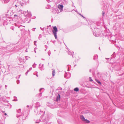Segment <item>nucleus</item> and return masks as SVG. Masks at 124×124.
Instances as JSON below:
<instances>
[{"label":"nucleus","mask_w":124,"mask_h":124,"mask_svg":"<svg viewBox=\"0 0 124 124\" xmlns=\"http://www.w3.org/2000/svg\"><path fill=\"white\" fill-rule=\"evenodd\" d=\"M39 114L36 115L37 116H39L40 115H41V116L40 119L41 121L43 122L47 121L49 118V114L47 113H45V111L42 110L41 111L40 110V112L38 113Z\"/></svg>","instance_id":"1"},{"label":"nucleus","mask_w":124,"mask_h":124,"mask_svg":"<svg viewBox=\"0 0 124 124\" xmlns=\"http://www.w3.org/2000/svg\"><path fill=\"white\" fill-rule=\"evenodd\" d=\"M35 108L34 109V112L36 115L39 114L38 113L40 112V110L42 111V108L43 107L40 106V103L37 102L35 103Z\"/></svg>","instance_id":"2"},{"label":"nucleus","mask_w":124,"mask_h":124,"mask_svg":"<svg viewBox=\"0 0 124 124\" xmlns=\"http://www.w3.org/2000/svg\"><path fill=\"white\" fill-rule=\"evenodd\" d=\"M94 29L95 31H94L93 33L94 35L96 37L100 36L101 34L100 29L97 28H94Z\"/></svg>","instance_id":"3"},{"label":"nucleus","mask_w":124,"mask_h":124,"mask_svg":"<svg viewBox=\"0 0 124 124\" xmlns=\"http://www.w3.org/2000/svg\"><path fill=\"white\" fill-rule=\"evenodd\" d=\"M16 12L19 15L22 14H23L24 15H25V13H26V11H23L20 8L17 9Z\"/></svg>","instance_id":"4"},{"label":"nucleus","mask_w":124,"mask_h":124,"mask_svg":"<svg viewBox=\"0 0 124 124\" xmlns=\"http://www.w3.org/2000/svg\"><path fill=\"white\" fill-rule=\"evenodd\" d=\"M58 31V30L56 26H55L53 27V29L52 31L54 35V36L55 38L56 39L57 38V32Z\"/></svg>","instance_id":"5"},{"label":"nucleus","mask_w":124,"mask_h":124,"mask_svg":"<svg viewBox=\"0 0 124 124\" xmlns=\"http://www.w3.org/2000/svg\"><path fill=\"white\" fill-rule=\"evenodd\" d=\"M26 13H25V15H24L25 16H27L29 18L31 17V12L28 11L26 12Z\"/></svg>","instance_id":"6"},{"label":"nucleus","mask_w":124,"mask_h":124,"mask_svg":"<svg viewBox=\"0 0 124 124\" xmlns=\"http://www.w3.org/2000/svg\"><path fill=\"white\" fill-rule=\"evenodd\" d=\"M71 76V74L69 73H65L64 75V77L67 78H69Z\"/></svg>","instance_id":"7"},{"label":"nucleus","mask_w":124,"mask_h":124,"mask_svg":"<svg viewBox=\"0 0 124 124\" xmlns=\"http://www.w3.org/2000/svg\"><path fill=\"white\" fill-rule=\"evenodd\" d=\"M58 7L59 9L60 10V12H59V13H60L63 11V6L62 5L60 4L58 5Z\"/></svg>","instance_id":"8"},{"label":"nucleus","mask_w":124,"mask_h":124,"mask_svg":"<svg viewBox=\"0 0 124 124\" xmlns=\"http://www.w3.org/2000/svg\"><path fill=\"white\" fill-rule=\"evenodd\" d=\"M51 11L54 14H58L59 13V12H57L56 9L54 8H53L51 10Z\"/></svg>","instance_id":"9"},{"label":"nucleus","mask_w":124,"mask_h":124,"mask_svg":"<svg viewBox=\"0 0 124 124\" xmlns=\"http://www.w3.org/2000/svg\"><path fill=\"white\" fill-rule=\"evenodd\" d=\"M39 69L41 71L44 70V65L43 64L41 65V64L40 63L39 64Z\"/></svg>","instance_id":"10"},{"label":"nucleus","mask_w":124,"mask_h":124,"mask_svg":"<svg viewBox=\"0 0 124 124\" xmlns=\"http://www.w3.org/2000/svg\"><path fill=\"white\" fill-rule=\"evenodd\" d=\"M60 96L59 94H58V95L56 96V99L55 100L56 101L58 102L60 101Z\"/></svg>","instance_id":"11"},{"label":"nucleus","mask_w":124,"mask_h":124,"mask_svg":"<svg viewBox=\"0 0 124 124\" xmlns=\"http://www.w3.org/2000/svg\"><path fill=\"white\" fill-rule=\"evenodd\" d=\"M68 54L70 55H71L73 57H74L73 54L74 52L73 51H71L70 50L68 49Z\"/></svg>","instance_id":"12"},{"label":"nucleus","mask_w":124,"mask_h":124,"mask_svg":"<svg viewBox=\"0 0 124 124\" xmlns=\"http://www.w3.org/2000/svg\"><path fill=\"white\" fill-rule=\"evenodd\" d=\"M19 61L21 63H23L24 62V60L23 58L19 57Z\"/></svg>","instance_id":"13"},{"label":"nucleus","mask_w":124,"mask_h":124,"mask_svg":"<svg viewBox=\"0 0 124 124\" xmlns=\"http://www.w3.org/2000/svg\"><path fill=\"white\" fill-rule=\"evenodd\" d=\"M116 56V54L114 52L113 54L111 55V59L115 58Z\"/></svg>","instance_id":"14"},{"label":"nucleus","mask_w":124,"mask_h":124,"mask_svg":"<svg viewBox=\"0 0 124 124\" xmlns=\"http://www.w3.org/2000/svg\"><path fill=\"white\" fill-rule=\"evenodd\" d=\"M22 115L21 112L17 113L16 114V116L17 117H19L20 116H21Z\"/></svg>","instance_id":"15"},{"label":"nucleus","mask_w":124,"mask_h":124,"mask_svg":"<svg viewBox=\"0 0 124 124\" xmlns=\"http://www.w3.org/2000/svg\"><path fill=\"white\" fill-rule=\"evenodd\" d=\"M98 58V56L97 54L94 55L93 57V60H95L97 59Z\"/></svg>","instance_id":"16"},{"label":"nucleus","mask_w":124,"mask_h":124,"mask_svg":"<svg viewBox=\"0 0 124 124\" xmlns=\"http://www.w3.org/2000/svg\"><path fill=\"white\" fill-rule=\"evenodd\" d=\"M80 117L81 119L83 121H84L85 119L83 115L80 116Z\"/></svg>","instance_id":"17"},{"label":"nucleus","mask_w":124,"mask_h":124,"mask_svg":"<svg viewBox=\"0 0 124 124\" xmlns=\"http://www.w3.org/2000/svg\"><path fill=\"white\" fill-rule=\"evenodd\" d=\"M95 80L100 85H101V83L99 80H98L95 79Z\"/></svg>","instance_id":"18"},{"label":"nucleus","mask_w":124,"mask_h":124,"mask_svg":"<svg viewBox=\"0 0 124 124\" xmlns=\"http://www.w3.org/2000/svg\"><path fill=\"white\" fill-rule=\"evenodd\" d=\"M115 37L114 36H112L111 37V40H112L113 41V42H115L116 39V38H115V39H113V38Z\"/></svg>","instance_id":"19"},{"label":"nucleus","mask_w":124,"mask_h":124,"mask_svg":"<svg viewBox=\"0 0 124 124\" xmlns=\"http://www.w3.org/2000/svg\"><path fill=\"white\" fill-rule=\"evenodd\" d=\"M84 121L85 123H90V121L89 120L87 119H85Z\"/></svg>","instance_id":"20"},{"label":"nucleus","mask_w":124,"mask_h":124,"mask_svg":"<svg viewBox=\"0 0 124 124\" xmlns=\"http://www.w3.org/2000/svg\"><path fill=\"white\" fill-rule=\"evenodd\" d=\"M41 121V120L40 119L39 120H37L35 122V123H39Z\"/></svg>","instance_id":"21"},{"label":"nucleus","mask_w":124,"mask_h":124,"mask_svg":"<svg viewBox=\"0 0 124 124\" xmlns=\"http://www.w3.org/2000/svg\"><path fill=\"white\" fill-rule=\"evenodd\" d=\"M74 90L75 91H76V92L78 91H79V89L78 87H76L74 88Z\"/></svg>","instance_id":"22"},{"label":"nucleus","mask_w":124,"mask_h":124,"mask_svg":"<svg viewBox=\"0 0 124 124\" xmlns=\"http://www.w3.org/2000/svg\"><path fill=\"white\" fill-rule=\"evenodd\" d=\"M55 71L54 70H53L52 71V75L53 76H54L55 75Z\"/></svg>","instance_id":"23"},{"label":"nucleus","mask_w":124,"mask_h":124,"mask_svg":"<svg viewBox=\"0 0 124 124\" xmlns=\"http://www.w3.org/2000/svg\"><path fill=\"white\" fill-rule=\"evenodd\" d=\"M24 1V2L27 3H29V0H23Z\"/></svg>","instance_id":"24"},{"label":"nucleus","mask_w":124,"mask_h":124,"mask_svg":"<svg viewBox=\"0 0 124 124\" xmlns=\"http://www.w3.org/2000/svg\"><path fill=\"white\" fill-rule=\"evenodd\" d=\"M17 124H23V123L21 121L19 120L18 122L17 123Z\"/></svg>","instance_id":"25"},{"label":"nucleus","mask_w":124,"mask_h":124,"mask_svg":"<svg viewBox=\"0 0 124 124\" xmlns=\"http://www.w3.org/2000/svg\"><path fill=\"white\" fill-rule=\"evenodd\" d=\"M9 1V0H5L4 1V3H7Z\"/></svg>","instance_id":"26"},{"label":"nucleus","mask_w":124,"mask_h":124,"mask_svg":"<svg viewBox=\"0 0 124 124\" xmlns=\"http://www.w3.org/2000/svg\"><path fill=\"white\" fill-rule=\"evenodd\" d=\"M15 98V99L13 100V101H17V98L16 97H14Z\"/></svg>","instance_id":"27"},{"label":"nucleus","mask_w":124,"mask_h":124,"mask_svg":"<svg viewBox=\"0 0 124 124\" xmlns=\"http://www.w3.org/2000/svg\"><path fill=\"white\" fill-rule=\"evenodd\" d=\"M36 65L35 64V63H34L32 65V67L33 68H35L36 67Z\"/></svg>","instance_id":"28"},{"label":"nucleus","mask_w":124,"mask_h":124,"mask_svg":"<svg viewBox=\"0 0 124 124\" xmlns=\"http://www.w3.org/2000/svg\"><path fill=\"white\" fill-rule=\"evenodd\" d=\"M57 122H58V123L59 124H61V121L60 120H57Z\"/></svg>","instance_id":"29"},{"label":"nucleus","mask_w":124,"mask_h":124,"mask_svg":"<svg viewBox=\"0 0 124 124\" xmlns=\"http://www.w3.org/2000/svg\"><path fill=\"white\" fill-rule=\"evenodd\" d=\"M20 112H21V109H19L17 110V113H19Z\"/></svg>","instance_id":"30"},{"label":"nucleus","mask_w":124,"mask_h":124,"mask_svg":"<svg viewBox=\"0 0 124 124\" xmlns=\"http://www.w3.org/2000/svg\"><path fill=\"white\" fill-rule=\"evenodd\" d=\"M89 81H91V82H93V80L91 79V77H90L89 78Z\"/></svg>","instance_id":"31"},{"label":"nucleus","mask_w":124,"mask_h":124,"mask_svg":"<svg viewBox=\"0 0 124 124\" xmlns=\"http://www.w3.org/2000/svg\"><path fill=\"white\" fill-rule=\"evenodd\" d=\"M47 6H48V7H46V8L47 9H49L51 7V6L50 5H48Z\"/></svg>","instance_id":"32"},{"label":"nucleus","mask_w":124,"mask_h":124,"mask_svg":"<svg viewBox=\"0 0 124 124\" xmlns=\"http://www.w3.org/2000/svg\"><path fill=\"white\" fill-rule=\"evenodd\" d=\"M42 37V35L41 34H40L39 37V39L41 38Z\"/></svg>","instance_id":"33"},{"label":"nucleus","mask_w":124,"mask_h":124,"mask_svg":"<svg viewBox=\"0 0 124 124\" xmlns=\"http://www.w3.org/2000/svg\"><path fill=\"white\" fill-rule=\"evenodd\" d=\"M51 54V52H50V50H49L48 52V55L49 56H50V54Z\"/></svg>","instance_id":"34"},{"label":"nucleus","mask_w":124,"mask_h":124,"mask_svg":"<svg viewBox=\"0 0 124 124\" xmlns=\"http://www.w3.org/2000/svg\"><path fill=\"white\" fill-rule=\"evenodd\" d=\"M113 28L114 30H116V26L114 25V26Z\"/></svg>","instance_id":"35"},{"label":"nucleus","mask_w":124,"mask_h":124,"mask_svg":"<svg viewBox=\"0 0 124 124\" xmlns=\"http://www.w3.org/2000/svg\"><path fill=\"white\" fill-rule=\"evenodd\" d=\"M42 93H40L39 95V97H41L42 96Z\"/></svg>","instance_id":"36"},{"label":"nucleus","mask_w":124,"mask_h":124,"mask_svg":"<svg viewBox=\"0 0 124 124\" xmlns=\"http://www.w3.org/2000/svg\"><path fill=\"white\" fill-rule=\"evenodd\" d=\"M17 83V84H19V83H20V81L19 80H17L16 81Z\"/></svg>","instance_id":"37"},{"label":"nucleus","mask_w":124,"mask_h":124,"mask_svg":"<svg viewBox=\"0 0 124 124\" xmlns=\"http://www.w3.org/2000/svg\"><path fill=\"white\" fill-rule=\"evenodd\" d=\"M14 16L15 17H17L18 18V15H14Z\"/></svg>","instance_id":"38"},{"label":"nucleus","mask_w":124,"mask_h":124,"mask_svg":"<svg viewBox=\"0 0 124 124\" xmlns=\"http://www.w3.org/2000/svg\"><path fill=\"white\" fill-rule=\"evenodd\" d=\"M25 58L26 60L28 59L29 58H30L29 57H28V56H25Z\"/></svg>","instance_id":"39"},{"label":"nucleus","mask_w":124,"mask_h":124,"mask_svg":"<svg viewBox=\"0 0 124 124\" xmlns=\"http://www.w3.org/2000/svg\"><path fill=\"white\" fill-rule=\"evenodd\" d=\"M29 71V70H28L25 73V75H27L28 72Z\"/></svg>","instance_id":"40"},{"label":"nucleus","mask_w":124,"mask_h":124,"mask_svg":"<svg viewBox=\"0 0 124 124\" xmlns=\"http://www.w3.org/2000/svg\"><path fill=\"white\" fill-rule=\"evenodd\" d=\"M37 42V41H35L34 42V45L36 46L37 45L36 44V43Z\"/></svg>","instance_id":"41"},{"label":"nucleus","mask_w":124,"mask_h":124,"mask_svg":"<svg viewBox=\"0 0 124 124\" xmlns=\"http://www.w3.org/2000/svg\"><path fill=\"white\" fill-rule=\"evenodd\" d=\"M10 28L12 29V30H14V28L13 27H10Z\"/></svg>","instance_id":"42"},{"label":"nucleus","mask_w":124,"mask_h":124,"mask_svg":"<svg viewBox=\"0 0 124 124\" xmlns=\"http://www.w3.org/2000/svg\"><path fill=\"white\" fill-rule=\"evenodd\" d=\"M44 89L43 88H40V90H39V92H41V90H43Z\"/></svg>","instance_id":"43"},{"label":"nucleus","mask_w":124,"mask_h":124,"mask_svg":"<svg viewBox=\"0 0 124 124\" xmlns=\"http://www.w3.org/2000/svg\"><path fill=\"white\" fill-rule=\"evenodd\" d=\"M51 0H46V1L48 2H49L51 1Z\"/></svg>","instance_id":"44"},{"label":"nucleus","mask_w":124,"mask_h":124,"mask_svg":"<svg viewBox=\"0 0 124 124\" xmlns=\"http://www.w3.org/2000/svg\"><path fill=\"white\" fill-rule=\"evenodd\" d=\"M104 14H105L104 12H102V16H104Z\"/></svg>","instance_id":"45"},{"label":"nucleus","mask_w":124,"mask_h":124,"mask_svg":"<svg viewBox=\"0 0 124 124\" xmlns=\"http://www.w3.org/2000/svg\"><path fill=\"white\" fill-rule=\"evenodd\" d=\"M44 27L43 28H42L41 27H40V29L42 30V31H43L44 30Z\"/></svg>","instance_id":"46"},{"label":"nucleus","mask_w":124,"mask_h":124,"mask_svg":"<svg viewBox=\"0 0 124 124\" xmlns=\"http://www.w3.org/2000/svg\"><path fill=\"white\" fill-rule=\"evenodd\" d=\"M36 28H33L32 29V30L33 31H35V29Z\"/></svg>","instance_id":"47"},{"label":"nucleus","mask_w":124,"mask_h":124,"mask_svg":"<svg viewBox=\"0 0 124 124\" xmlns=\"http://www.w3.org/2000/svg\"><path fill=\"white\" fill-rule=\"evenodd\" d=\"M32 69V68L31 67L30 68V69H29V70H31Z\"/></svg>","instance_id":"48"},{"label":"nucleus","mask_w":124,"mask_h":124,"mask_svg":"<svg viewBox=\"0 0 124 124\" xmlns=\"http://www.w3.org/2000/svg\"><path fill=\"white\" fill-rule=\"evenodd\" d=\"M36 48H35V49L34 50V52H35V53H36V50H35V49H36Z\"/></svg>","instance_id":"49"},{"label":"nucleus","mask_w":124,"mask_h":124,"mask_svg":"<svg viewBox=\"0 0 124 124\" xmlns=\"http://www.w3.org/2000/svg\"><path fill=\"white\" fill-rule=\"evenodd\" d=\"M5 88L6 89V88L7 87V85H5Z\"/></svg>","instance_id":"50"},{"label":"nucleus","mask_w":124,"mask_h":124,"mask_svg":"<svg viewBox=\"0 0 124 124\" xmlns=\"http://www.w3.org/2000/svg\"><path fill=\"white\" fill-rule=\"evenodd\" d=\"M4 114V115H5V116H6L7 115V114L6 113H5Z\"/></svg>","instance_id":"51"},{"label":"nucleus","mask_w":124,"mask_h":124,"mask_svg":"<svg viewBox=\"0 0 124 124\" xmlns=\"http://www.w3.org/2000/svg\"><path fill=\"white\" fill-rule=\"evenodd\" d=\"M24 4V3H22V4H21V5L22 6H23V5Z\"/></svg>","instance_id":"52"},{"label":"nucleus","mask_w":124,"mask_h":124,"mask_svg":"<svg viewBox=\"0 0 124 124\" xmlns=\"http://www.w3.org/2000/svg\"><path fill=\"white\" fill-rule=\"evenodd\" d=\"M56 10H57V12H60V11H59V10L58 9H56Z\"/></svg>","instance_id":"53"},{"label":"nucleus","mask_w":124,"mask_h":124,"mask_svg":"<svg viewBox=\"0 0 124 124\" xmlns=\"http://www.w3.org/2000/svg\"><path fill=\"white\" fill-rule=\"evenodd\" d=\"M81 16H82V17H83L84 18H85V17L82 15H81Z\"/></svg>","instance_id":"54"},{"label":"nucleus","mask_w":124,"mask_h":124,"mask_svg":"<svg viewBox=\"0 0 124 124\" xmlns=\"http://www.w3.org/2000/svg\"><path fill=\"white\" fill-rule=\"evenodd\" d=\"M116 48H117V49H118L119 48V47L118 46H117Z\"/></svg>","instance_id":"55"},{"label":"nucleus","mask_w":124,"mask_h":124,"mask_svg":"<svg viewBox=\"0 0 124 124\" xmlns=\"http://www.w3.org/2000/svg\"><path fill=\"white\" fill-rule=\"evenodd\" d=\"M27 107H29V106L28 105H27Z\"/></svg>","instance_id":"56"},{"label":"nucleus","mask_w":124,"mask_h":124,"mask_svg":"<svg viewBox=\"0 0 124 124\" xmlns=\"http://www.w3.org/2000/svg\"><path fill=\"white\" fill-rule=\"evenodd\" d=\"M15 25L16 26H17V25H16V23H15Z\"/></svg>","instance_id":"57"},{"label":"nucleus","mask_w":124,"mask_h":124,"mask_svg":"<svg viewBox=\"0 0 124 124\" xmlns=\"http://www.w3.org/2000/svg\"><path fill=\"white\" fill-rule=\"evenodd\" d=\"M55 41H53V43H55Z\"/></svg>","instance_id":"58"},{"label":"nucleus","mask_w":124,"mask_h":124,"mask_svg":"<svg viewBox=\"0 0 124 124\" xmlns=\"http://www.w3.org/2000/svg\"><path fill=\"white\" fill-rule=\"evenodd\" d=\"M113 43L114 44V45H115V46H116V44H115L114 43Z\"/></svg>","instance_id":"59"},{"label":"nucleus","mask_w":124,"mask_h":124,"mask_svg":"<svg viewBox=\"0 0 124 124\" xmlns=\"http://www.w3.org/2000/svg\"><path fill=\"white\" fill-rule=\"evenodd\" d=\"M15 6H16V7H17V5H16Z\"/></svg>","instance_id":"60"},{"label":"nucleus","mask_w":124,"mask_h":124,"mask_svg":"<svg viewBox=\"0 0 124 124\" xmlns=\"http://www.w3.org/2000/svg\"><path fill=\"white\" fill-rule=\"evenodd\" d=\"M42 60H44L43 59H42Z\"/></svg>","instance_id":"61"},{"label":"nucleus","mask_w":124,"mask_h":124,"mask_svg":"<svg viewBox=\"0 0 124 124\" xmlns=\"http://www.w3.org/2000/svg\"><path fill=\"white\" fill-rule=\"evenodd\" d=\"M106 58V59H109V58Z\"/></svg>","instance_id":"62"},{"label":"nucleus","mask_w":124,"mask_h":124,"mask_svg":"<svg viewBox=\"0 0 124 124\" xmlns=\"http://www.w3.org/2000/svg\"><path fill=\"white\" fill-rule=\"evenodd\" d=\"M79 14L80 15H81L80 14H79Z\"/></svg>","instance_id":"63"},{"label":"nucleus","mask_w":124,"mask_h":124,"mask_svg":"<svg viewBox=\"0 0 124 124\" xmlns=\"http://www.w3.org/2000/svg\"><path fill=\"white\" fill-rule=\"evenodd\" d=\"M36 76H37V77H38V75H36Z\"/></svg>","instance_id":"64"}]
</instances>
